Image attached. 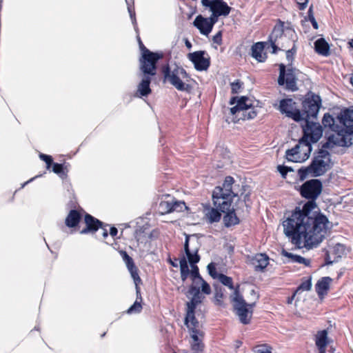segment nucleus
Here are the masks:
<instances>
[{
	"instance_id": "1",
	"label": "nucleus",
	"mask_w": 353,
	"mask_h": 353,
	"mask_svg": "<svg viewBox=\"0 0 353 353\" xmlns=\"http://www.w3.org/2000/svg\"><path fill=\"white\" fill-rule=\"evenodd\" d=\"M322 187L319 179L305 182L300 187V194L311 200L305 203L302 209L296 207L283 223L285 234L299 248L302 244L308 249L317 246L325 239L330 228L328 219L320 212L315 202L321 193Z\"/></svg>"
},
{
	"instance_id": "2",
	"label": "nucleus",
	"mask_w": 353,
	"mask_h": 353,
	"mask_svg": "<svg viewBox=\"0 0 353 353\" xmlns=\"http://www.w3.org/2000/svg\"><path fill=\"white\" fill-rule=\"evenodd\" d=\"M340 122L344 126V134L339 133L338 137L332 135L329 137L328 141L323 145L312 160L307 167H302L298 170V174L301 181L307 177H317L325 174L332 167L330 153L324 148H330L332 143L341 146H350L353 144V109H346L341 113Z\"/></svg>"
},
{
	"instance_id": "3",
	"label": "nucleus",
	"mask_w": 353,
	"mask_h": 353,
	"mask_svg": "<svg viewBox=\"0 0 353 353\" xmlns=\"http://www.w3.org/2000/svg\"><path fill=\"white\" fill-rule=\"evenodd\" d=\"M316 116H310L302 121H305L303 126V137L292 149L287 150L285 157L288 161L301 163L307 160L312 151L311 143L317 142L323 134L322 126L319 123L310 121V119H316Z\"/></svg>"
},
{
	"instance_id": "4",
	"label": "nucleus",
	"mask_w": 353,
	"mask_h": 353,
	"mask_svg": "<svg viewBox=\"0 0 353 353\" xmlns=\"http://www.w3.org/2000/svg\"><path fill=\"white\" fill-rule=\"evenodd\" d=\"M191 296L190 301L186 303V315L185 324L189 330L192 339V349L194 351H202L204 347L202 343L203 332L200 330V323L195 318V309L201 303L204 296L201 294L200 288L195 285H191L188 290L187 296Z\"/></svg>"
},
{
	"instance_id": "5",
	"label": "nucleus",
	"mask_w": 353,
	"mask_h": 353,
	"mask_svg": "<svg viewBox=\"0 0 353 353\" xmlns=\"http://www.w3.org/2000/svg\"><path fill=\"white\" fill-rule=\"evenodd\" d=\"M297 40L298 36L295 31L291 28L284 30L283 24L275 26L269 37L272 53H276L279 50L285 51L286 59L289 61L288 64L292 65L294 56L297 51Z\"/></svg>"
},
{
	"instance_id": "6",
	"label": "nucleus",
	"mask_w": 353,
	"mask_h": 353,
	"mask_svg": "<svg viewBox=\"0 0 353 353\" xmlns=\"http://www.w3.org/2000/svg\"><path fill=\"white\" fill-rule=\"evenodd\" d=\"M295 103L291 99H282L280 101L279 110L287 117L295 121H301L310 116H316L321 106V99L314 94H308L303 101L302 110L296 108Z\"/></svg>"
},
{
	"instance_id": "7",
	"label": "nucleus",
	"mask_w": 353,
	"mask_h": 353,
	"mask_svg": "<svg viewBox=\"0 0 353 353\" xmlns=\"http://www.w3.org/2000/svg\"><path fill=\"white\" fill-rule=\"evenodd\" d=\"M234 179L233 177L226 176L223 186H217L212 192V201L214 206H221L223 209H228L232 198L239 196V192L233 187Z\"/></svg>"
},
{
	"instance_id": "8",
	"label": "nucleus",
	"mask_w": 353,
	"mask_h": 353,
	"mask_svg": "<svg viewBox=\"0 0 353 353\" xmlns=\"http://www.w3.org/2000/svg\"><path fill=\"white\" fill-rule=\"evenodd\" d=\"M164 81H168L172 85L179 91H186L189 85L185 83L188 81L189 76L185 70L182 67L175 65L170 67L168 65L163 68Z\"/></svg>"
},
{
	"instance_id": "9",
	"label": "nucleus",
	"mask_w": 353,
	"mask_h": 353,
	"mask_svg": "<svg viewBox=\"0 0 353 353\" xmlns=\"http://www.w3.org/2000/svg\"><path fill=\"white\" fill-rule=\"evenodd\" d=\"M230 298L235 313L239 316L241 323L245 325L250 323L255 301L246 303L243 296L240 294L238 288L235 289Z\"/></svg>"
},
{
	"instance_id": "10",
	"label": "nucleus",
	"mask_w": 353,
	"mask_h": 353,
	"mask_svg": "<svg viewBox=\"0 0 353 353\" xmlns=\"http://www.w3.org/2000/svg\"><path fill=\"white\" fill-rule=\"evenodd\" d=\"M299 70L292 67V64H288L286 66L283 63L279 65V76L278 79V83L280 85H285V89L292 92L296 91L298 87L297 74Z\"/></svg>"
},
{
	"instance_id": "11",
	"label": "nucleus",
	"mask_w": 353,
	"mask_h": 353,
	"mask_svg": "<svg viewBox=\"0 0 353 353\" xmlns=\"http://www.w3.org/2000/svg\"><path fill=\"white\" fill-rule=\"evenodd\" d=\"M163 57L162 54L153 52L143 48V52L139 59L140 70L143 74L154 76L157 70V63Z\"/></svg>"
},
{
	"instance_id": "12",
	"label": "nucleus",
	"mask_w": 353,
	"mask_h": 353,
	"mask_svg": "<svg viewBox=\"0 0 353 353\" xmlns=\"http://www.w3.org/2000/svg\"><path fill=\"white\" fill-rule=\"evenodd\" d=\"M188 57L198 71L207 70L210 65V57L204 50L189 53Z\"/></svg>"
},
{
	"instance_id": "13",
	"label": "nucleus",
	"mask_w": 353,
	"mask_h": 353,
	"mask_svg": "<svg viewBox=\"0 0 353 353\" xmlns=\"http://www.w3.org/2000/svg\"><path fill=\"white\" fill-rule=\"evenodd\" d=\"M199 246L196 239L190 240V236H186L184 244V250L190 265L197 263L200 261V256L198 254Z\"/></svg>"
},
{
	"instance_id": "14",
	"label": "nucleus",
	"mask_w": 353,
	"mask_h": 353,
	"mask_svg": "<svg viewBox=\"0 0 353 353\" xmlns=\"http://www.w3.org/2000/svg\"><path fill=\"white\" fill-rule=\"evenodd\" d=\"M202 5L209 8L212 12H216L218 15L226 17L230 11L231 8L223 0H202Z\"/></svg>"
},
{
	"instance_id": "15",
	"label": "nucleus",
	"mask_w": 353,
	"mask_h": 353,
	"mask_svg": "<svg viewBox=\"0 0 353 353\" xmlns=\"http://www.w3.org/2000/svg\"><path fill=\"white\" fill-rule=\"evenodd\" d=\"M216 208H219V210L222 213H224L225 215L223 216V221L224 225L226 228H230L233 225H236L239 224V219L236 216V214L235 213V210L232 205V203H230V205L228 208V209H223L222 205L221 206H216Z\"/></svg>"
},
{
	"instance_id": "16",
	"label": "nucleus",
	"mask_w": 353,
	"mask_h": 353,
	"mask_svg": "<svg viewBox=\"0 0 353 353\" xmlns=\"http://www.w3.org/2000/svg\"><path fill=\"white\" fill-rule=\"evenodd\" d=\"M85 228L80 232L81 234L94 233L102 226L103 223L89 214L84 217Z\"/></svg>"
},
{
	"instance_id": "17",
	"label": "nucleus",
	"mask_w": 353,
	"mask_h": 353,
	"mask_svg": "<svg viewBox=\"0 0 353 353\" xmlns=\"http://www.w3.org/2000/svg\"><path fill=\"white\" fill-rule=\"evenodd\" d=\"M248 99L245 97H241L236 105L230 109L231 114L235 115L236 118L241 117L244 113H247L251 104H248Z\"/></svg>"
},
{
	"instance_id": "18",
	"label": "nucleus",
	"mask_w": 353,
	"mask_h": 353,
	"mask_svg": "<svg viewBox=\"0 0 353 353\" xmlns=\"http://www.w3.org/2000/svg\"><path fill=\"white\" fill-rule=\"evenodd\" d=\"M314 340L316 346L319 350V353H325L326 347L329 343L328 332L327 330L317 332Z\"/></svg>"
},
{
	"instance_id": "19",
	"label": "nucleus",
	"mask_w": 353,
	"mask_h": 353,
	"mask_svg": "<svg viewBox=\"0 0 353 353\" xmlns=\"http://www.w3.org/2000/svg\"><path fill=\"white\" fill-rule=\"evenodd\" d=\"M193 24L199 30L200 32L204 35H208L213 28V26L208 19L203 17L202 15H198L195 18Z\"/></svg>"
},
{
	"instance_id": "20",
	"label": "nucleus",
	"mask_w": 353,
	"mask_h": 353,
	"mask_svg": "<svg viewBox=\"0 0 353 353\" xmlns=\"http://www.w3.org/2000/svg\"><path fill=\"white\" fill-rule=\"evenodd\" d=\"M205 218L210 223L219 222L221 218V212L219 208L204 207Z\"/></svg>"
},
{
	"instance_id": "21",
	"label": "nucleus",
	"mask_w": 353,
	"mask_h": 353,
	"mask_svg": "<svg viewBox=\"0 0 353 353\" xmlns=\"http://www.w3.org/2000/svg\"><path fill=\"white\" fill-rule=\"evenodd\" d=\"M269 258L265 254H257L252 259V263L256 270H263L268 265Z\"/></svg>"
},
{
	"instance_id": "22",
	"label": "nucleus",
	"mask_w": 353,
	"mask_h": 353,
	"mask_svg": "<svg viewBox=\"0 0 353 353\" xmlns=\"http://www.w3.org/2000/svg\"><path fill=\"white\" fill-rule=\"evenodd\" d=\"M264 47L263 42H257L252 46V56L259 62H263L267 58L265 53H263Z\"/></svg>"
},
{
	"instance_id": "23",
	"label": "nucleus",
	"mask_w": 353,
	"mask_h": 353,
	"mask_svg": "<svg viewBox=\"0 0 353 353\" xmlns=\"http://www.w3.org/2000/svg\"><path fill=\"white\" fill-rule=\"evenodd\" d=\"M151 77L150 75L143 74L141 81L138 85L137 91L142 97H147L151 93V89L150 88Z\"/></svg>"
},
{
	"instance_id": "24",
	"label": "nucleus",
	"mask_w": 353,
	"mask_h": 353,
	"mask_svg": "<svg viewBox=\"0 0 353 353\" xmlns=\"http://www.w3.org/2000/svg\"><path fill=\"white\" fill-rule=\"evenodd\" d=\"M314 50L320 55L327 57L330 55V46L323 38L318 39L314 42Z\"/></svg>"
},
{
	"instance_id": "25",
	"label": "nucleus",
	"mask_w": 353,
	"mask_h": 353,
	"mask_svg": "<svg viewBox=\"0 0 353 353\" xmlns=\"http://www.w3.org/2000/svg\"><path fill=\"white\" fill-rule=\"evenodd\" d=\"M332 281V279L330 277L325 276L316 283L315 288L316 292L319 296H321L327 293L330 288V285Z\"/></svg>"
},
{
	"instance_id": "26",
	"label": "nucleus",
	"mask_w": 353,
	"mask_h": 353,
	"mask_svg": "<svg viewBox=\"0 0 353 353\" xmlns=\"http://www.w3.org/2000/svg\"><path fill=\"white\" fill-rule=\"evenodd\" d=\"M81 219V214L76 210H71L65 219V225L69 228L76 227Z\"/></svg>"
},
{
	"instance_id": "27",
	"label": "nucleus",
	"mask_w": 353,
	"mask_h": 353,
	"mask_svg": "<svg viewBox=\"0 0 353 353\" xmlns=\"http://www.w3.org/2000/svg\"><path fill=\"white\" fill-rule=\"evenodd\" d=\"M137 299L134 304L130 307V308L128 310V313L132 314V313H139L141 312L142 310V305H141V301L142 298L141 296L140 289L139 288H137Z\"/></svg>"
},
{
	"instance_id": "28",
	"label": "nucleus",
	"mask_w": 353,
	"mask_h": 353,
	"mask_svg": "<svg viewBox=\"0 0 353 353\" xmlns=\"http://www.w3.org/2000/svg\"><path fill=\"white\" fill-rule=\"evenodd\" d=\"M283 255L291 259L292 262L304 264L305 266H309L310 265V260L301 256L294 254L285 250L283 251Z\"/></svg>"
},
{
	"instance_id": "29",
	"label": "nucleus",
	"mask_w": 353,
	"mask_h": 353,
	"mask_svg": "<svg viewBox=\"0 0 353 353\" xmlns=\"http://www.w3.org/2000/svg\"><path fill=\"white\" fill-rule=\"evenodd\" d=\"M180 271H181V279L183 281H185L188 275L190 274V270L188 265V261L185 257H183L179 261Z\"/></svg>"
},
{
	"instance_id": "30",
	"label": "nucleus",
	"mask_w": 353,
	"mask_h": 353,
	"mask_svg": "<svg viewBox=\"0 0 353 353\" xmlns=\"http://www.w3.org/2000/svg\"><path fill=\"white\" fill-rule=\"evenodd\" d=\"M219 281L224 285L228 287L230 290H234L239 288L238 285L236 288H234L232 283V279L231 277L228 276L223 274H219L217 276Z\"/></svg>"
},
{
	"instance_id": "31",
	"label": "nucleus",
	"mask_w": 353,
	"mask_h": 353,
	"mask_svg": "<svg viewBox=\"0 0 353 353\" xmlns=\"http://www.w3.org/2000/svg\"><path fill=\"white\" fill-rule=\"evenodd\" d=\"M322 123L325 128L328 127L332 130H335L334 119L329 113H326L324 114L322 119Z\"/></svg>"
},
{
	"instance_id": "32",
	"label": "nucleus",
	"mask_w": 353,
	"mask_h": 353,
	"mask_svg": "<svg viewBox=\"0 0 353 353\" xmlns=\"http://www.w3.org/2000/svg\"><path fill=\"white\" fill-rule=\"evenodd\" d=\"M194 263L193 265H190L192 270L190 272V274L191 276V279L196 285H199V280H202V277L199 274V270L198 266Z\"/></svg>"
},
{
	"instance_id": "33",
	"label": "nucleus",
	"mask_w": 353,
	"mask_h": 353,
	"mask_svg": "<svg viewBox=\"0 0 353 353\" xmlns=\"http://www.w3.org/2000/svg\"><path fill=\"white\" fill-rule=\"evenodd\" d=\"M120 254L122 256L123 261L125 262L128 270L132 269L136 267L134 261L131 256H130L125 251H121Z\"/></svg>"
},
{
	"instance_id": "34",
	"label": "nucleus",
	"mask_w": 353,
	"mask_h": 353,
	"mask_svg": "<svg viewBox=\"0 0 353 353\" xmlns=\"http://www.w3.org/2000/svg\"><path fill=\"white\" fill-rule=\"evenodd\" d=\"M247 186L243 185L241 189L239 191V196L241 198L243 197L245 205L246 207H249V203L248 202L249 201L250 191L247 192Z\"/></svg>"
},
{
	"instance_id": "35",
	"label": "nucleus",
	"mask_w": 353,
	"mask_h": 353,
	"mask_svg": "<svg viewBox=\"0 0 353 353\" xmlns=\"http://www.w3.org/2000/svg\"><path fill=\"white\" fill-rule=\"evenodd\" d=\"M345 246L341 243L336 244L332 249L333 254H335V258H341L345 253Z\"/></svg>"
},
{
	"instance_id": "36",
	"label": "nucleus",
	"mask_w": 353,
	"mask_h": 353,
	"mask_svg": "<svg viewBox=\"0 0 353 353\" xmlns=\"http://www.w3.org/2000/svg\"><path fill=\"white\" fill-rule=\"evenodd\" d=\"M256 116V112L254 110V108L252 107V105L249 107V110H248L247 113H244L241 117H238L237 119H254Z\"/></svg>"
},
{
	"instance_id": "37",
	"label": "nucleus",
	"mask_w": 353,
	"mask_h": 353,
	"mask_svg": "<svg viewBox=\"0 0 353 353\" xmlns=\"http://www.w3.org/2000/svg\"><path fill=\"white\" fill-rule=\"evenodd\" d=\"M173 201H163L160 203L159 208L163 210L165 213H169L172 212Z\"/></svg>"
},
{
	"instance_id": "38",
	"label": "nucleus",
	"mask_w": 353,
	"mask_h": 353,
	"mask_svg": "<svg viewBox=\"0 0 353 353\" xmlns=\"http://www.w3.org/2000/svg\"><path fill=\"white\" fill-rule=\"evenodd\" d=\"M311 287L312 282L310 279L302 282V283L296 289L293 296L295 295L296 293H298L299 291H309L311 289Z\"/></svg>"
},
{
	"instance_id": "39",
	"label": "nucleus",
	"mask_w": 353,
	"mask_h": 353,
	"mask_svg": "<svg viewBox=\"0 0 353 353\" xmlns=\"http://www.w3.org/2000/svg\"><path fill=\"white\" fill-rule=\"evenodd\" d=\"M128 270H129V272L131 274V276L132 277L134 282L136 285V288H139L138 285L141 282V279L139 276L137 268L135 267L134 268L129 269Z\"/></svg>"
},
{
	"instance_id": "40",
	"label": "nucleus",
	"mask_w": 353,
	"mask_h": 353,
	"mask_svg": "<svg viewBox=\"0 0 353 353\" xmlns=\"http://www.w3.org/2000/svg\"><path fill=\"white\" fill-rule=\"evenodd\" d=\"M52 171L59 174L61 177L65 176V173L63 170V165L58 163H52Z\"/></svg>"
},
{
	"instance_id": "41",
	"label": "nucleus",
	"mask_w": 353,
	"mask_h": 353,
	"mask_svg": "<svg viewBox=\"0 0 353 353\" xmlns=\"http://www.w3.org/2000/svg\"><path fill=\"white\" fill-rule=\"evenodd\" d=\"M199 284H201V292L205 294L211 293V288L210 285L202 278V280L198 281Z\"/></svg>"
},
{
	"instance_id": "42",
	"label": "nucleus",
	"mask_w": 353,
	"mask_h": 353,
	"mask_svg": "<svg viewBox=\"0 0 353 353\" xmlns=\"http://www.w3.org/2000/svg\"><path fill=\"white\" fill-rule=\"evenodd\" d=\"M231 90L233 94H236L239 92L240 89L243 85V83L240 80H236L234 82L231 83Z\"/></svg>"
},
{
	"instance_id": "43",
	"label": "nucleus",
	"mask_w": 353,
	"mask_h": 353,
	"mask_svg": "<svg viewBox=\"0 0 353 353\" xmlns=\"http://www.w3.org/2000/svg\"><path fill=\"white\" fill-rule=\"evenodd\" d=\"M277 170L283 178H285V176L288 172L293 171L292 168L285 165H278Z\"/></svg>"
},
{
	"instance_id": "44",
	"label": "nucleus",
	"mask_w": 353,
	"mask_h": 353,
	"mask_svg": "<svg viewBox=\"0 0 353 353\" xmlns=\"http://www.w3.org/2000/svg\"><path fill=\"white\" fill-rule=\"evenodd\" d=\"M223 297V292L221 289L216 288V292H215V303L217 305H221L222 301L221 299Z\"/></svg>"
},
{
	"instance_id": "45",
	"label": "nucleus",
	"mask_w": 353,
	"mask_h": 353,
	"mask_svg": "<svg viewBox=\"0 0 353 353\" xmlns=\"http://www.w3.org/2000/svg\"><path fill=\"white\" fill-rule=\"evenodd\" d=\"M173 208H172V212H181L183 210V209L184 208H185V204L184 202H181V201H173V205H172Z\"/></svg>"
},
{
	"instance_id": "46",
	"label": "nucleus",
	"mask_w": 353,
	"mask_h": 353,
	"mask_svg": "<svg viewBox=\"0 0 353 353\" xmlns=\"http://www.w3.org/2000/svg\"><path fill=\"white\" fill-rule=\"evenodd\" d=\"M39 157H40L41 159H42L43 161H44L46 162L47 168L49 169L52 164V157L47 155V154H41L39 155Z\"/></svg>"
},
{
	"instance_id": "47",
	"label": "nucleus",
	"mask_w": 353,
	"mask_h": 353,
	"mask_svg": "<svg viewBox=\"0 0 353 353\" xmlns=\"http://www.w3.org/2000/svg\"><path fill=\"white\" fill-rule=\"evenodd\" d=\"M256 353H271V348L265 345H259L256 347Z\"/></svg>"
},
{
	"instance_id": "48",
	"label": "nucleus",
	"mask_w": 353,
	"mask_h": 353,
	"mask_svg": "<svg viewBox=\"0 0 353 353\" xmlns=\"http://www.w3.org/2000/svg\"><path fill=\"white\" fill-rule=\"evenodd\" d=\"M221 15H218L216 12H212V14L210 17L207 18L209 22L211 23L212 26L217 22L219 17Z\"/></svg>"
},
{
	"instance_id": "49",
	"label": "nucleus",
	"mask_w": 353,
	"mask_h": 353,
	"mask_svg": "<svg viewBox=\"0 0 353 353\" xmlns=\"http://www.w3.org/2000/svg\"><path fill=\"white\" fill-rule=\"evenodd\" d=\"M212 41L214 43L221 45L222 42V32L221 31H219L212 38Z\"/></svg>"
},
{
	"instance_id": "50",
	"label": "nucleus",
	"mask_w": 353,
	"mask_h": 353,
	"mask_svg": "<svg viewBox=\"0 0 353 353\" xmlns=\"http://www.w3.org/2000/svg\"><path fill=\"white\" fill-rule=\"evenodd\" d=\"M208 270L210 275L212 277H213V278L217 277L218 275L216 274L215 267L214 266V265L212 263H210L208 265Z\"/></svg>"
},
{
	"instance_id": "51",
	"label": "nucleus",
	"mask_w": 353,
	"mask_h": 353,
	"mask_svg": "<svg viewBox=\"0 0 353 353\" xmlns=\"http://www.w3.org/2000/svg\"><path fill=\"white\" fill-rule=\"evenodd\" d=\"M309 0H296L298 8L301 10H303L306 8Z\"/></svg>"
},
{
	"instance_id": "52",
	"label": "nucleus",
	"mask_w": 353,
	"mask_h": 353,
	"mask_svg": "<svg viewBox=\"0 0 353 353\" xmlns=\"http://www.w3.org/2000/svg\"><path fill=\"white\" fill-rule=\"evenodd\" d=\"M309 20L312 23L313 28L314 29H318V23H317L314 17V16H311V19H309Z\"/></svg>"
},
{
	"instance_id": "53",
	"label": "nucleus",
	"mask_w": 353,
	"mask_h": 353,
	"mask_svg": "<svg viewBox=\"0 0 353 353\" xmlns=\"http://www.w3.org/2000/svg\"><path fill=\"white\" fill-rule=\"evenodd\" d=\"M118 233V230L117 229L115 228V227H112L110 230V234L112 236V237H114Z\"/></svg>"
},
{
	"instance_id": "54",
	"label": "nucleus",
	"mask_w": 353,
	"mask_h": 353,
	"mask_svg": "<svg viewBox=\"0 0 353 353\" xmlns=\"http://www.w3.org/2000/svg\"><path fill=\"white\" fill-rule=\"evenodd\" d=\"M325 260H326V263L327 265H330V264H332L334 261H335L336 260L334 259V261H331L330 260V255L328 253L326 254V257H325Z\"/></svg>"
},
{
	"instance_id": "55",
	"label": "nucleus",
	"mask_w": 353,
	"mask_h": 353,
	"mask_svg": "<svg viewBox=\"0 0 353 353\" xmlns=\"http://www.w3.org/2000/svg\"><path fill=\"white\" fill-rule=\"evenodd\" d=\"M250 294L251 295H253L254 297V301H256V300H258L259 296L256 293L255 290H252L250 291Z\"/></svg>"
},
{
	"instance_id": "56",
	"label": "nucleus",
	"mask_w": 353,
	"mask_h": 353,
	"mask_svg": "<svg viewBox=\"0 0 353 353\" xmlns=\"http://www.w3.org/2000/svg\"><path fill=\"white\" fill-rule=\"evenodd\" d=\"M307 14H308L309 19H311V16H314L313 15V11H312V6L310 7Z\"/></svg>"
},
{
	"instance_id": "57",
	"label": "nucleus",
	"mask_w": 353,
	"mask_h": 353,
	"mask_svg": "<svg viewBox=\"0 0 353 353\" xmlns=\"http://www.w3.org/2000/svg\"><path fill=\"white\" fill-rule=\"evenodd\" d=\"M139 47L141 50V54L143 52V48H145L143 43L141 42V39H139Z\"/></svg>"
},
{
	"instance_id": "58",
	"label": "nucleus",
	"mask_w": 353,
	"mask_h": 353,
	"mask_svg": "<svg viewBox=\"0 0 353 353\" xmlns=\"http://www.w3.org/2000/svg\"><path fill=\"white\" fill-rule=\"evenodd\" d=\"M283 42L285 43V45H290L289 48L292 47V43L290 42V39L288 38L286 39L285 40H283Z\"/></svg>"
},
{
	"instance_id": "59",
	"label": "nucleus",
	"mask_w": 353,
	"mask_h": 353,
	"mask_svg": "<svg viewBox=\"0 0 353 353\" xmlns=\"http://www.w3.org/2000/svg\"><path fill=\"white\" fill-rule=\"evenodd\" d=\"M185 46L189 49H190L192 48V44H191V43L188 40H186Z\"/></svg>"
},
{
	"instance_id": "60",
	"label": "nucleus",
	"mask_w": 353,
	"mask_h": 353,
	"mask_svg": "<svg viewBox=\"0 0 353 353\" xmlns=\"http://www.w3.org/2000/svg\"><path fill=\"white\" fill-rule=\"evenodd\" d=\"M108 236V233L107 230L103 229V236L104 238H106Z\"/></svg>"
},
{
	"instance_id": "61",
	"label": "nucleus",
	"mask_w": 353,
	"mask_h": 353,
	"mask_svg": "<svg viewBox=\"0 0 353 353\" xmlns=\"http://www.w3.org/2000/svg\"><path fill=\"white\" fill-rule=\"evenodd\" d=\"M236 97H232V98L230 99V103L231 105L234 104V103H235V102H236Z\"/></svg>"
},
{
	"instance_id": "62",
	"label": "nucleus",
	"mask_w": 353,
	"mask_h": 353,
	"mask_svg": "<svg viewBox=\"0 0 353 353\" xmlns=\"http://www.w3.org/2000/svg\"><path fill=\"white\" fill-rule=\"evenodd\" d=\"M170 262L173 267H177V264L175 263L174 262L172 261L171 260L170 261Z\"/></svg>"
},
{
	"instance_id": "63",
	"label": "nucleus",
	"mask_w": 353,
	"mask_h": 353,
	"mask_svg": "<svg viewBox=\"0 0 353 353\" xmlns=\"http://www.w3.org/2000/svg\"><path fill=\"white\" fill-rule=\"evenodd\" d=\"M350 83L353 85V72H352V76H351V78H350Z\"/></svg>"
},
{
	"instance_id": "64",
	"label": "nucleus",
	"mask_w": 353,
	"mask_h": 353,
	"mask_svg": "<svg viewBox=\"0 0 353 353\" xmlns=\"http://www.w3.org/2000/svg\"><path fill=\"white\" fill-rule=\"evenodd\" d=\"M349 45L350 46L351 48H353V39H352L350 42H349Z\"/></svg>"
}]
</instances>
